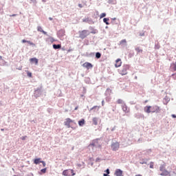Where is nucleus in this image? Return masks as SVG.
Returning a JSON list of instances; mask_svg holds the SVG:
<instances>
[{
  "mask_svg": "<svg viewBox=\"0 0 176 176\" xmlns=\"http://www.w3.org/2000/svg\"><path fill=\"white\" fill-rule=\"evenodd\" d=\"M169 175V172L167 171V170H164L161 174L160 175L162 176H167Z\"/></svg>",
  "mask_w": 176,
  "mask_h": 176,
  "instance_id": "6ab92c4d",
  "label": "nucleus"
},
{
  "mask_svg": "<svg viewBox=\"0 0 176 176\" xmlns=\"http://www.w3.org/2000/svg\"><path fill=\"white\" fill-rule=\"evenodd\" d=\"M22 43H29L30 45H34V44L32 43V42H31L30 41H26V40H22Z\"/></svg>",
  "mask_w": 176,
  "mask_h": 176,
  "instance_id": "aec40b11",
  "label": "nucleus"
},
{
  "mask_svg": "<svg viewBox=\"0 0 176 176\" xmlns=\"http://www.w3.org/2000/svg\"><path fill=\"white\" fill-rule=\"evenodd\" d=\"M122 174H123V171L121 170L120 169L116 170V171L115 173L116 176H122Z\"/></svg>",
  "mask_w": 176,
  "mask_h": 176,
  "instance_id": "f8f14e48",
  "label": "nucleus"
},
{
  "mask_svg": "<svg viewBox=\"0 0 176 176\" xmlns=\"http://www.w3.org/2000/svg\"><path fill=\"white\" fill-rule=\"evenodd\" d=\"M100 157H97L96 159V162H100Z\"/></svg>",
  "mask_w": 176,
  "mask_h": 176,
  "instance_id": "7c9ffc66",
  "label": "nucleus"
},
{
  "mask_svg": "<svg viewBox=\"0 0 176 176\" xmlns=\"http://www.w3.org/2000/svg\"><path fill=\"white\" fill-rule=\"evenodd\" d=\"M41 171V173H46L47 168H43V169H42Z\"/></svg>",
  "mask_w": 176,
  "mask_h": 176,
  "instance_id": "c85d7f7f",
  "label": "nucleus"
},
{
  "mask_svg": "<svg viewBox=\"0 0 176 176\" xmlns=\"http://www.w3.org/2000/svg\"><path fill=\"white\" fill-rule=\"evenodd\" d=\"M27 74H28V76L29 78H32V73H31V72H28Z\"/></svg>",
  "mask_w": 176,
  "mask_h": 176,
  "instance_id": "bb28decb",
  "label": "nucleus"
},
{
  "mask_svg": "<svg viewBox=\"0 0 176 176\" xmlns=\"http://www.w3.org/2000/svg\"><path fill=\"white\" fill-rule=\"evenodd\" d=\"M121 66H122V59H120V58H118L116 60L115 67L118 68V67H120Z\"/></svg>",
  "mask_w": 176,
  "mask_h": 176,
  "instance_id": "6e6552de",
  "label": "nucleus"
},
{
  "mask_svg": "<svg viewBox=\"0 0 176 176\" xmlns=\"http://www.w3.org/2000/svg\"><path fill=\"white\" fill-rule=\"evenodd\" d=\"M63 176H74L76 175V173H74V170L73 169L72 170H65L63 172Z\"/></svg>",
  "mask_w": 176,
  "mask_h": 176,
  "instance_id": "7ed1b4c3",
  "label": "nucleus"
},
{
  "mask_svg": "<svg viewBox=\"0 0 176 176\" xmlns=\"http://www.w3.org/2000/svg\"><path fill=\"white\" fill-rule=\"evenodd\" d=\"M85 119H82L81 120L78 121V124L82 126L83 125H85Z\"/></svg>",
  "mask_w": 176,
  "mask_h": 176,
  "instance_id": "dca6fc26",
  "label": "nucleus"
},
{
  "mask_svg": "<svg viewBox=\"0 0 176 176\" xmlns=\"http://www.w3.org/2000/svg\"><path fill=\"white\" fill-rule=\"evenodd\" d=\"M172 76L173 77L174 79H176V74H173Z\"/></svg>",
  "mask_w": 176,
  "mask_h": 176,
  "instance_id": "2f4dec72",
  "label": "nucleus"
},
{
  "mask_svg": "<svg viewBox=\"0 0 176 176\" xmlns=\"http://www.w3.org/2000/svg\"><path fill=\"white\" fill-rule=\"evenodd\" d=\"M105 16H106V14L105 13L100 14V19H102V18H104Z\"/></svg>",
  "mask_w": 176,
  "mask_h": 176,
  "instance_id": "a878e982",
  "label": "nucleus"
},
{
  "mask_svg": "<svg viewBox=\"0 0 176 176\" xmlns=\"http://www.w3.org/2000/svg\"><path fill=\"white\" fill-rule=\"evenodd\" d=\"M100 106L95 105L93 107H91L89 110V111H93L94 112L98 111L100 110Z\"/></svg>",
  "mask_w": 176,
  "mask_h": 176,
  "instance_id": "9d476101",
  "label": "nucleus"
},
{
  "mask_svg": "<svg viewBox=\"0 0 176 176\" xmlns=\"http://www.w3.org/2000/svg\"><path fill=\"white\" fill-rule=\"evenodd\" d=\"M153 166H154V164H153V162H151L150 163V168H153Z\"/></svg>",
  "mask_w": 176,
  "mask_h": 176,
  "instance_id": "cd10ccee",
  "label": "nucleus"
},
{
  "mask_svg": "<svg viewBox=\"0 0 176 176\" xmlns=\"http://www.w3.org/2000/svg\"><path fill=\"white\" fill-rule=\"evenodd\" d=\"M144 111L149 113H158L160 111V107L157 105L150 106L147 105L144 107Z\"/></svg>",
  "mask_w": 176,
  "mask_h": 176,
  "instance_id": "f257e3e1",
  "label": "nucleus"
},
{
  "mask_svg": "<svg viewBox=\"0 0 176 176\" xmlns=\"http://www.w3.org/2000/svg\"><path fill=\"white\" fill-rule=\"evenodd\" d=\"M49 20L52 21L53 18H49Z\"/></svg>",
  "mask_w": 176,
  "mask_h": 176,
  "instance_id": "58836bf2",
  "label": "nucleus"
},
{
  "mask_svg": "<svg viewBox=\"0 0 176 176\" xmlns=\"http://www.w3.org/2000/svg\"><path fill=\"white\" fill-rule=\"evenodd\" d=\"M78 109V107H76V108H75V111H76Z\"/></svg>",
  "mask_w": 176,
  "mask_h": 176,
  "instance_id": "ea45409f",
  "label": "nucleus"
},
{
  "mask_svg": "<svg viewBox=\"0 0 176 176\" xmlns=\"http://www.w3.org/2000/svg\"><path fill=\"white\" fill-rule=\"evenodd\" d=\"M104 176H108L107 174H104Z\"/></svg>",
  "mask_w": 176,
  "mask_h": 176,
  "instance_id": "37998d69",
  "label": "nucleus"
},
{
  "mask_svg": "<svg viewBox=\"0 0 176 176\" xmlns=\"http://www.w3.org/2000/svg\"><path fill=\"white\" fill-rule=\"evenodd\" d=\"M129 69V65H124L122 67L119 69V74L121 76H126L128 74V70Z\"/></svg>",
  "mask_w": 176,
  "mask_h": 176,
  "instance_id": "f03ea898",
  "label": "nucleus"
},
{
  "mask_svg": "<svg viewBox=\"0 0 176 176\" xmlns=\"http://www.w3.org/2000/svg\"><path fill=\"white\" fill-rule=\"evenodd\" d=\"M113 20H116V18H113Z\"/></svg>",
  "mask_w": 176,
  "mask_h": 176,
  "instance_id": "c03bdc74",
  "label": "nucleus"
},
{
  "mask_svg": "<svg viewBox=\"0 0 176 176\" xmlns=\"http://www.w3.org/2000/svg\"><path fill=\"white\" fill-rule=\"evenodd\" d=\"M16 16V14H13V15H10V17H13V16Z\"/></svg>",
  "mask_w": 176,
  "mask_h": 176,
  "instance_id": "f704fd0d",
  "label": "nucleus"
},
{
  "mask_svg": "<svg viewBox=\"0 0 176 176\" xmlns=\"http://www.w3.org/2000/svg\"><path fill=\"white\" fill-rule=\"evenodd\" d=\"M41 163L43 164V167L46 166V163L44 161H42Z\"/></svg>",
  "mask_w": 176,
  "mask_h": 176,
  "instance_id": "c756f323",
  "label": "nucleus"
},
{
  "mask_svg": "<svg viewBox=\"0 0 176 176\" xmlns=\"http://www.w3.org/2000/svg\"><path fill=\"white\" fill-rule=\"evenodd\" d=\"M127 43V41L126 39H123L120 42V45L126 44Z\"/></svg>",
  "mask_w": 176,
  "mask_h": 176,
  "instance_id": "b1692460",
  "label": "nucleus"
},
{
  "mask_svg": "<svg viewBox=\"0 0 176 176\" xmlns=\"http://www.w3.org/2000/svg\"><path fill=\"white\" fill-rule=\"evenodd\" d=\"M107 174H109V169L107 170Z\"/></svg>",
  "mask_w": 176,
  "mask_h": 176,
  "instance_id": "e433bc0d",
  "label": "nucleus"
},
{
  "mask_svg": "<svg viewBox=\"0 0 176 176\" xmlns=\"http://www.w3.org/2000/svg\"><path fill=\"white\" fill-rule=\"evenodd\" d=\"M78 6H79L80 8H82V4H78Z\"/></svg>",
  "mask_w": 176,
  "mask_h": 176,
  "instance_id": "473e14b6",
  "label": "nucleus"
},
{
  "mask_svg": "<svg viewBox=\"0 0 176 176\" xmlns=\"http://www.w3.org/2000/svg\"><path fill=\"white\" fill-rule=\"evenodd\" d=\"M34 163L35 164H38L39 163H42V161H41V158H36L34 160Z\"/></svg>",
  "mask_w": 176,
  "mask_h": 176,
  "instance_id": "f3484780",
  "label": "nucleus"
},
{
  "mask_svg": "<svg viewBox=\"0 0 176 176\" xmlns=\"http://www.w3.org/2000/svg\"><path fill=\"white\" fill-rule=\"evenodd\" d=\"M36 0H31L32 2L34 3Z\"/></svg>",
  "mask_w": 176,
  "mask_h": 176,
  "instance_id": "4c0bfd02",
  "label": "nucleus"
},
{
  "mask_svg": "<svg viewBox=\"0 0 176 176\" xmlns=\"http://www.w3.org/2000/svg\"><path fill=\"white\" fill-rule=\"evenodd\" d=\"M53 48L54 50L60 49L61 48V45H53Z\"/></svg>",
  "mask_w": 176,
  "mask_h": 176,
  "instance_id": "5701e85b",
  "label": "nucleus"
},
{
  "mask_svg": "<svg viewBox=\"0 0 176 176\" xmlns=\"http://www.w3.org/2000/svg\"><path fill=\"white\" fill-rule=\"evenodd\" d=\"M82 67L89 69L93 68V65L91 63L85 62L83 63Z\"/></svg>",
  "mask_w": 176,
  "mask_h": 176,
  "instance_id": "0eeeda50",
  "label": "nucleus"
},
{
  "mask_svg": "<svg viewBox=\"0 0 176 176\" xmlns=\"http://www.w3.org/2000/svg\"><path fill=\"white\" fill-rule=\"evenodd\" d=\"M172 72H176V61L170 65Z\"/></svg>",
  "mask_w": 176,
  "mask_h": 176,
  "instance_id": "ddd939ff",
  "label": "nucleus"
},
{
  "mask_svg": "<svg viewBox=\"0 0 176 176\" xmlns=\"http://www.w3.org/2000/svg\"><path fill=\"white\" fill-rule=\"evenodd\" d=\"M89 35V33L88 32V30H82L81 32H80V38L81 39H85V38H87V36H88Z\"/></svg>",
  "mask_w": 176,
  "mask_h": 176,
  "instance_id": "20e7f679",
  "label": "nucleus"
},
{
  "mask_svg": "<svg viewBox=\"0 0 176 176\" xmlns=\"http://www.w3.org/2000/svg\"><path fill=\"white\" fill-rule=\"evenodd\" d=\"M30 61L31 63H34L36 65H37L38 62V59H36V58H31L30 59Z\"/></svg>",
  "mask_w": 176,
  "mask_h": 176,
  "instance_id": "4468645a",
  "label": "nucleus"
},
{
  "mask_svg": "<svg viewBox=\"0 0 176 176\" xmlns=\"http://www.w3.org/2000/svg\"><path fill=\"white\" fill-rule=\"evenodd\" d=\"M117 104L122 105L126 104L125 102L122 100V99H118Z\"/></svg>",
  "mask_w": 176,
  "mask_h": 176,
  "instance_id": "2eb2a0df",
  "label": "nucleus"
},
{
  "mask_svg": "<svg viewBox=\"0 0 176 176\" xmlns=\"http://www.w3.org/2000/svg\"><path fill=\"white\" fill-rule=\"evenodd\" d=\"M172 118H176V115L173 114V115H172Z\"/></svg>",
  "mask_w": 176,
  "mask_h": 176,
  "instance_id": "72a5a7b5",
  "label": "nucleus"
},
{
  "mask_svg": "<svg viewBox=\"0 0 176 176\" xmlns=\"http://www.w3.org/2000/svg\"><path fill=\"white\" fill-rule=\"evenodd\" d=\"M109 18H104L103 19L104 23H106L107 25H109Z\"/></svg>",
  "mask_w": 176,
  "mask_h": 176,
  "instance_id": "4be33fe9",
  "label": "nucleus"
},
{
  "mask_svg": "<svg viewBox=\"0 0 176 176\" xmlns=\"http://www.w3.org/2000/svg\"><path fill=\"white\" fill-rule=\"evenodd\" d=\"M135 50L136 51L137 54L142 53L143 52V50L139 47L135 48Z\"/></svg>",
  "mask_w": 176,
  "mask_h": 176,
  "instance_id": "a211bd4d",
  "label": "nucleus"
},
{
  "mask_svg": "<svg viewBox=\"0 0 176 176\" xmlns=\"http://www.w3.org/2000/svg\"><path fill=\"white\" fill-rule=\"evenodd\" d=\"M120 146V144H119V142H116L111 144V149L113 151H117L119 149Z\"/></svg>",
  "mask_w": 176,
  "mask_h": 176,
  "instance_id": "39448f33",
  "label": "nucleus"
},
{
  "mask_svg": "<svg viewBox=\"0 0 176 176\" xmlns=\"http://www.w3.org/2000/svg\"><path fill=\"white\" fill-rule=\"evenodd\" d=\"M122 109L123 112L125 113H130V109L128 107L126 104H122Z\"/></svg>",
  "mask_w": 176,
  "mask_h": 176,
  "instance_id": "423d86ee",
  "label": "nucleus"
},
{
  "mask_svg": "<svg viewBox=\"0 0 176 176\" xmlns=\"http://www.w3.org/2000/svg\"><path fill=\"white\" fill-rule=\"evenodd\" d=\"M135 176H142V175H135Z\"/></svg>",
  "mask_w": 176,
  "mask_h": 176,
  "instance_id": "a19ab883",
  "label": "nucleus"
},
{
  "mask_svg": "<svg viewBox=\"0 0 176 176\" xmlns=\"http://www.w3.org/2000/svg\"><path fill=\"white\" fill-rule=\"evenodd\" d=\"M1 131H4V129H1Z\"/></svg>",
  "mask_w": 176,
  "mask_h": 176,
  "instance_id": "79ce46f5",
  "label": "nucleus"
},
{
  "mask_svg": "<svg viewBox=\"0 0 176 176\" xmlns=\"http://www.w3.org/2000/svg\"><path fill=\"white\" fill-rule=\"evenodd\" d=\"M96 58H101V54L98 52L96 54Z\"/></svg>",
  "mask_w": 176,
  "mask_h": 176,
  "instance_id": "393cba45",
  "label": "nucleus"
},
{
  "mask_svg": "<svg viewBox=\"0 0 176 176\" xmlns=\"http://www.w3.org/2000/svg\"><path fill=\"white\" fill-rule=\"evenodd\" d=\"M74 121L71 120L70 118H67L65 122V126H67L68 128L70 127V123L73 122Z\"/></svg>",
  "mask_w": 176,
  "mask_h": 176,
  "instance_id": "1a4fd4ad",
  "label": "nucleus"
},
{
  "mask_svg": "<svg viewBox=\"0 0 176 176\" xmlns=\"http://www.w3.org/2000/svg\"><path fill=\"white\" fill-rule=\"evenodd\" d=\"M37 31L39 32L43 33L44 35H47V32L44 31L43 28L41 27V26H38Z\"/></svg>",
  "mask_w": 176,
  "mask_h": 176,
  "instance_id": "9b49d317",
  "label": "nucleus"
},
{
  "mask_svg": "<svg viewBox=\"0 0 176 176\" xmlns=\"http://www.w3.org/2000/svg\"><path fill=\"white\" fill-rule=\"evenodd\" d=\"M26 138H27V137L25 136V137L22 138V140H25Z\"/></svg>",
  "mask_w": 176,
  "mask_h": 176,
  "instance_id": "c9c22d12",
  "label": "nucleus"
},
{
  "mask_svg": "<svg viewBox=\"0 0 176 176\" xmlns=\"http://www.w3.org/2000/svg\"><path fill=\"white\" fill-rule=\"evenodd\" d=\"M92 122H93V124H94V125H97V124H98V118H94L92 119Z\"/></svg>",
  "mask_w": 176,
  "mask_h": 176,
  "instance_id": "412c9836",
  "label": "nucleus"
}]
</instances>
